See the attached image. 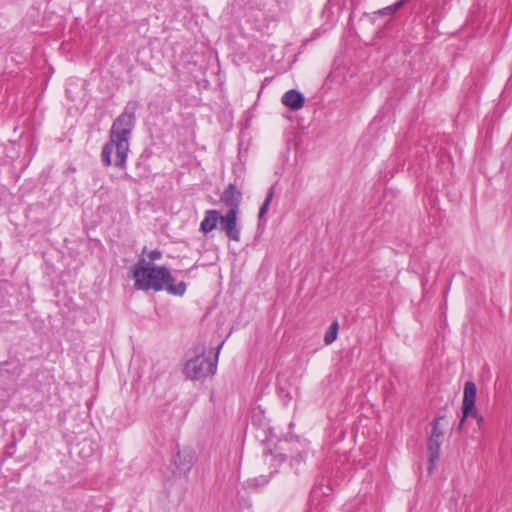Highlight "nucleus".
Here are the masks:
<instances>
[{"label":"nucleus","instance_id":"obj_1","mask_svg":"<svg viewBox=\"0 0 512 512\" xmlns=\"http://www.w3.org/2000/svg\"><path fill=\"white\" fill-rule=\"evenodd\" d=\"M138 107V101H129L123 112L113 121L109 132V140L105 143L101 152V161L105 166L112 164L111 155L115 149L114 165L120 169L125 167L129 151V140L136 125V111Z\"/></svg>","mask_w":512,"mask_h":512},{"label":"nucleus","instance_id":"obj_8","mask_svg":"<svg viewBox=\"0 0 512 512\" xmlns=\"http://www.w3.org/2000/svg\"><path fill=\"white\" fill-rule=\"evenodd\" d=\"M442 438H438V436L430 435L427 441V454H428V473L431 474L435 468L436 462L439 459L440 455V447L442 443Z\"/></svg>","mask_w":512,"mask_h":512},{"label":"nucleus","instance_id":"obj_16","mask_svg":"<svg viewBox=\"0 0 512 512\" xmlns=\"http://www.w3.org/2000/svg\"><path fill=\"white\" fill-rule=\"evenodd\" d=\"M440 419H443V417H439V418H436L434 421H433V429H432V433L431 435H437L438 438H442L443 437V431H441L439 429V420Z\"/></svg>","mask_w":512,"mask_h":512},{"label":"nucleus","instance_id":"obj_2","mask_svg":"<svg viewBox=\"0 0 512 512\" xmlns=\"http://www.w3.org/2000/svg\"><path fill=\"white\" fill-rule=\"evenodd\" d=\"M132 277L135 279L134 287L137 290H166L169 294L182 296L186 291V283L175 279L165 266H157L141 257L132 267Z\"/></svg>","mask_w":512,"mask_h":512},{"label":"nucleus","instance_id":"obj_4","mask_svg":"<svg viewBox=\"0 0 512 512\" xmlns=\"http://www.w3.org/2000/svg\"><path fill=\"white\" fill-rule=\"evenodd\" d=\"M477 396V387L474 382L467 381L464 384L463 402H462V418L459 423V428L462 427L467 417L472 416L477 419L478 424L483 421V418L478 414L475 407Z\"/></svg>","mask_w":512,"mask_h":512},{"label":"nucleus","instance_id":"obj_6","mask_svg":"<svg viewBox=\"0 0 512 512\" xmlns=\"http://www.w3.org/2000/svg\"><path fill=\"white\" fill-rule=\"evenodd\" d=\"M196 459L195 451L192 448H183L177 450L174 456V465L179 474L187 475L194 465Z\"/></svg>","mask_w":512,"mask_h":512},{"label":"nucleus","instance_id":"obj_12","mask_svg":"<svg viewBox=\"0 0 512 512\" xmlns=\"http://www.w3.org/2000/svg\"><path fill=\"white\" fill-rule=\"evenodd\" d=\"M338 330H339V323L337 320H335L331 323L330 327L328 328V330L325 333V336H324L325 344H327V345L332 344L337 339Z\"/></svg>","mask_w":512,"mask_h":512},{"label":"nucleus","instance_id":"obj_10","mask_svg":"<svg viewBox=\"0 0 512 512\" xmlns=\"http://www.w3.org/2000/svg\"><path fill=\"white\" fill-rule=\"evenodd\" d=\"M221 214L217 210H207L204 219L200 223V231L208 234L217 228Z\"/></svg>","mask_w":512,"mask_h":512},{"label":"nucleus","instance_id":"obj_17","mask_svg":"<svg viewBox=\"0 0 512 512\" xmlns=\"http://www.w3.org/2000/svg\"><path fill=\"white\" fill-rule=\"evenodd\" d=\"M161 256H162V252L157 249L151 251L148 255L149 259L151 260L150 262L160 259Z\"/></svg>","mask_w":512,"mask_h":512},{"label":"nucleus","instance_id":"obj_9","mask_svg":"<svg viewBox=\"0 0 512 512\" xmlns=\"http://www.w3.org/2000/svg\"><path fill=\"white\" fill-rule=\"evenodd\" d=\"M281 101L287 108L296 111L303 107L305 98L298 90L291 89L283 95Z\"/></svg>","mask_w":512,"mask_h":512},{"label":"nucleus","instance_id":"obj_3","mask_svg":"<svg viewBox=\"0 0 512 512\" xmlns=\"http://www.w3.org/2000/svg\"><path fill=\"white\" fill-rule=\"evenodd\" d=\"M223 342L218 346L214 361H210L203 350L199 355L189 359L183 368V374L187 379L199 380L209 374H215L217 369V361L219 350L222 348Z\"/></svg>","mask_w":512,"mask_h":512},{"label":"nucleus","instance_id":"obj_5","mask_svg":"<svg viewBox=\"0 0 512 512\" xmlns=\"http://www.w3.org/2000/svg\"><path fill=\"white\" fill-rule=\"evenodd\" d=\"M238 213L235 210H228L219 219L220 230L225 232L227 238L232 241L240 240V227L237 225Z\"/></svg>","mask_w":512,"mask_h":512},{"label":"nucleus","instance_id":"obj_11","mask_svg":"<svg viewBox=\"0 0 512 512\" xmlns=\"http://www.w3.org/2000/svg\"><path fill=\"white\" fill-rule=\"evenodd\" d=\"M273 197H274V186H271L268 190V193L266 195L264 202L262 203V205L259 209V213H258L259 221H261L264 218L265 214L268 212V209L272 202Z\"/></svg>","mask_w":512,"mask_h":512},{"label":"nucleus","instance_id":"obj_14","mask_svg":"<svg viewBox=\"0 0 512 512\" xmlns=\"http://www.w3.org/2000/svg\"><path fill=\"white\" fill-rule=\"evenodd\" d=\"M331 492V488L323 485L315 486L311 491V497L312 499L319 498L321 496H328Z\"/></svg>","mask_w":512,"mask_h":512},{"label":"nucleus","instance_id":"obj_15","mask_svg":"<svg viewBox=\"0 0 512 512\" xmlns=\"http://www.w3.org/2000/svg\"><path fill=\"white\" fill-rule=\"evenodd\" d=\"M78 446L80 447V450H79V454L84 456V457H88L90 456L91 452H92V448H91V443L90 441L88 440H83L82 442H80L78 444Z\"/></svg>","mask_w":512,"mask_h":512},{"label":"nucleus","instance_id":"obj_7","mask_svg":"<svg viewBox=\"0 0 512 512\" xmlns=\"http://www.w3.org/2000/svg\"><path fill=\"white\" fill-rule=\"evenodd\" d=\"M220 201L229 208L228 210L239 212L242 192L236 188L235 184L230 183L220 195Z\"/></svg>","mask_w":512,"mask_h":512},{"label":"nucleus","instance_id":"obj_13","mask_svg":"<svg viewBox=\"0 0 512 512\" xmlns=\"http://www.w3.org/2000/svg\"><path fill=\"white\" fill-rule=\"evenodd\" d=\"M410 0H398L396 3H394L393 5H390L388 7H385L381 10H379L377 12V14L379 15H387V16H391L393 15L396 11H398L399 9H401L402 7H404Z\"/></svg>","mask_w":512,"mask_h":512}]
</instances>
